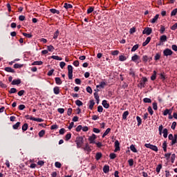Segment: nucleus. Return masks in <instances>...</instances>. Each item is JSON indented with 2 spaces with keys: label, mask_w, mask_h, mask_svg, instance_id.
Instances as JSON below:
<instances>
[{
  "label": "nucleus",
  "mask_w": 177,
  "mask_h": 177,
  "mask_svg": "<svg viewBox=\"0 0 177 177\" xmlns=\"http://www.w3.org/2000/svg\"><path fill=\"white\" fill-rule=\"evenodd\" d=\"M75 143L77 145V149L82 147V145H84V138L82 137H77Z\"/></svg>",
  "instance_id": "f257e3e1"
},
{
  "label": "nucleus",
  "mask_w": 177,
  "mask_h": 177,
  "mask_svg": "<svg viewBox=\"0 0 177 177\" xmlns=\"http://www.w3.org/2000/svg\"><path fill=\"white\" fill-rule=\"evenodd\" d=\"M145 146L147 147V149H150L153 151H158V148L156 145H153L151 144H145Z\"/></svg>",
  "instance_id": "f03ea898"
},
{
  "label": "nucleus",
  "mask_w": 177,
  "mask_h": 177,
  "mask_svg": "<svg viewBox=\"0 0 177 177\" xmlns=\"http://www.w3.org/2000/svg\"><path fill=\"white\" fill-rule=\"evenodd\" d=\"M68 75L69 80H73V66L68 65Z\"/></svg>",
  "instance_id": "7ed1b4c3"
},
{
  "label": "nucleus",
  "mask_w": 177,
  "mask_h": 177,
  "mask_svg": "<svg viewBox=\"0 0 177 177\" xmlns=\"http://www.w3.org/2000/svg\"><path fill=\"white\" fill-rule=\"evenodd\" d=\"M146 82H147V78L142 77V80L138 84L139 88H140V89H142V88H145V85L146 84Z\"/></svg>",
  "instance_id": "20e7f679"
},
{
  "label": "nucleus",
  "mask_w": 177,
  "mask_h": 177,
  "mask_svg": "<svg viewBox=\"0 0 177 177\" xmlns=\"http://www.w3.org/2000/svg\"><path fill=\"white\" fill-rule=\"evenodd\" d=\"M172 53H174L172 52V50L169 49V48H166L165 50H164L163 51V55L164 56H171L172 55Z\"/></svg>",
  "instance_id": "39448f33"
},
{
  "label": "nucleus",
  "mask_w": 177,
  "mask_h": 177,
  "mask_svg": "<svg viewBox=\"0 0 177 177\" xmlns=\"http://www.w3.org/2000/svg\"><path fill=\"white\" fill-rule=\"evenodd\" d=\"M151 28H145L142 32V34H146V35H150L151 34Z\"/></svg>",
  "instance_id": "423d86ee"
},
{
  "label": "nucleus",
  "mask_w": 177,
  "mask_h": 177,
  "mask_svg": "<svg viewBox=\"0 0 177 177\" xmlns=\"http://www.w3.org/2000/svg\"><path fill=\"white\" fill-rule=\"evenodd\" d=\"M115 152L120 151V142H118V140L115 141Z\"/></svg>",
  "instance_id": "0eeeda50"
},
{
  "label": "nucleus",
  "mask_w": 177,
  "mask_h": 177,
  "mask_svg": "<svg viewBox=\"0 0 177 177\" xmlns=\"http://www.w3.org/2000/svg\"><path fill=\"white\" fill-rule=\"evenodd\" d=\"M139 59H140V57L139 55H134L131 57L132 62H135V63H139V62H138V60H139Z\"/></svg>",
  "instance_id": "6e6552de"
},
{
  "label": "nucleus",
  "mask_w": 177,
  "mask_h": 177,
  "mask_svg": "<svg viewBox=\"0 0 177 177\" xmlns=\"http://www.w3.org/2000/svg\"><path fill=\"white\" fill-rule=\"evenodd\" d=\"M95 139H96V135L93 134L91 136L88 138V140L90 143H95Z\"/></svg>",
  "instance_id": "1a4fd4ad"
},
{
  "label": "nucleus",
  "mask_w": 177,
  "mask_h": 177,
  "mask_svg": "<svg viewBox=\"0 0 177 177\" xmlns=\"http://www.w3.org/2000/svg\"><path fill=\"white\" fill-rule=\"evenodd\" d=\"M159 15H156L152 19H150L149 21L150 23H152V24H154L158 20L159 17Z\"/></svg>",
  "instance_id": "9d476101"
},
{
  "label": "nucleus",
  "mask_w": 177,
  "mask_h": 177,
  "mask_svg": "<svg viewBox=\"0 0 177 177\" xmlns=\"http://www.w3.org/2000/svg\"><path fill=\"white\" fill-rule=\"evenodd\" d=\"M19 84H21V80L20 79L14 80L12 82V85H19Z\"/></svg>",
  "instance_id": "9b49d317"
},
{
  "label": "nucleus",
  "mask_w": 177,
  "mask_h": 177,
  "mask_svg": "<svg viewBox=\"0 0 177 177\" xmlns=\"http://www.w3.org/2000/svg\"><path fill=\"white\" fill-rule=\"evenodd\" d=\"M177 142V134H174V138L171 140V145L174 146V145L176 144Z\"/></svg>",
  "instance_id": "f8f14e48"
},
{
  "label": "nucleus",
  "mask_w": 177,
  "mask_h": 177,
  "mask_svg": "<svg viewBox=\"0 0 177 177\" xmlns=\"http://www.w3.org/2000/svg\"><path fill=\"white\" fill-rule=\"evenodd\" d=\"M106 85V84L105 82H101L99 85L96 86V88H101L103 89Z\"/></svg>",
  "instance_id": "ddd939ff"
},
{
  "label": "nucleus",
  "mask_w": 177,
  "mask_h": 177,
  "mask_svg": "<svg viewBox=\"0 0 177 177\" xmlns=\"http://www.w3.org/2000/svg\"><path fill=\"white\" fill-rule=\"evenodd\" d=\"M44 62L42 61H36L32 64V66H42Z\"/></svg>",
  "instance_id": "4468645a"
},
{
  "label": "nucleus",
  "mask_w": 177,
  "mask_h": 177,
  "mask_svg": "<svg viewBox=\"0 0 177 177\" xmlns=\"http://www.w3.org/2000/svg\"><path fill=\"white\" fill-rule=\"evenodd\" d=\"M102 106L105 109H109V107H110V104L109 103H107V101L106 100L102 101Z\"/></svg>",
  "instance_id": "2eb2a0df"
},
{
  "label": "nucleus",
  "mask_w": 177,
  "mask_h": 177,
  "mask_svg": "<svg viewBox=\"0 0 177 177\" xmlns=\"http://www.w3.org/2000/svg\"><path fill=\"white\" fill-rule=\"evenodd\" d=\"M172 113V110L171 109H165V111L163 112V115H171Z\"/></svg>",
  "instance_id": "dca6fc26"
},
{
  "label": "nucleus",
  "mask_w": 177,
  "mask_h": 177,
  "mask_svg": "<svg viewBox=\"0 0 177 177\" xmlns=\"http://www.w3.org/2000/svg\"><path fill=\"white\" fill-rule=\"evenodd\" d=\"M150 41H151V37H148L145 40V41L142 43V46H146V45H147L149 42H150Z\"/></svg>",
  "instance_id": "f3484780"
},
{
  "label": "nucleus",
  "mask_w": 177,
  "mask_h": 177,
  "mask_svg": "<svg viewBox=\"0 0 177 177\" xmlns=\"http://www.w3.org/2000/svg\"><path fill=\"white\" fill-rule=\"evenodd\" d=\"M53 91L55 95H59L60 93V88H59V86H55L53 88Z\"/></svg>",
  "instance_id": "a211bd4d"
},
{
  "label": "nucleus",
  "mask_w": 177,
  "mask_h": 177,
  "mask_svg": "<svg viewBox=\"0 0 177 177\" xmlns=\"http://www.w3.org/2000/svg\"><path fill=\"white\" fill-rule=\"evenodd\" d=\"M109 171H110V167H109V165H104L103 167V172H104V174H107Z\"/></svg>",
  "instance_id": "6ab92c4d"
},
{
  "label": "nucleus",
  "mask_w": 177,
  "mask_h": 177,
  "mask_svg": "<svg viewBox=\"0 0 177 177\" xmlns=\"http://www.w3.org/2000/svg\"><path fill=\"white\" fill-rule=\"evenodd\" d=\"M93 106H95V101L90 100L88 109H90V110H93Z\"/></svg>",
  "instance_id": "aec40b11"
},
{
  "label": "nucleus",
  "mask_w": 177,
  "mask_h": 177,
  "mask_svg": "<svg viewBox=\"0 0 177 177\" xmlns=\"http://www.w3.org/2000/svg\"><path fill=\"white\" fill-rule=\"evenodd\" d=\"M163 133V138H168V129H164L162 131Z\"/></svg>",
  "instance_id": "412c9836"
},
{
  "label": "nucleus",
  "mask_w": 177,
  "mask_h": 177,
  "mask_svg": "<svg viewBox=\"0 0 177 177\" xmlns=\"http://www.w3.org/2000/svg\"><path fill=\"white\" fill-rule=\"evenodd\" d=\"M5 71H7V73H15V70L11 67H6Z\"/></svg>",
  "instance_id": "4be33fe9"
},
{
  "label": "nucleus",
  "mask_w": 177,
  "mask_h": 177,
  "mask_svg": "<svg viewBox=\"0 0 177 177\" xmlns=\"http://www.w3.org/2000/svg\"><path fill=\"white\" fill-rule=\"evenodd\" d=\"M157 78V72L156 71H153V75L151 76V81H154Z\"/></svg>",
  "instance_id": "5701e85b"
},
{
  "label": "nucleus",
  "mask_w": 177,
  "mask_h": 177,
  "mask_svg": "<svg viewBox=\"0 0 177 177\" xmlns=\"http://www.w3.org/2000/svg\"><path fill=\"white\" fill-rule=\"evenodd\" d=\"M50 12L51 13H53V15H55V14L59 15L60 13V11H59V10L55 9V8L50 9Z\"/></svg>",
  "instance_id": "b1692460"
},
{
  "label": "nucleus",
  "mask_w": 177,
  "mask_h": 177,
  "mask_svg": "<svg viewBox=\"0 0 177 177\" xmlns=\"http://www.w3.org/2000/svg\"><path fill=\"white\" fill-rule=\"evenodd\" d=\"M130 149L131 150V151H133V153H138V149H136V147H135V145H131L130 146Z\"/></svg>",
  "instance_id": "393cba45"
},
{
  "label": "nucleus",
  "mask_w": 177,
  "mask_h": 177,
  "mask_svg": "<svg viewBox=\"0 0 177 177\" xmlns=\"http://www.w3.org/2000/svg\"><path fill=\"white\" fill-rule=\"evenodd\" d=\"M110 131H111V129L108 128L105 132L103 133L102 135V138H104L105 136H107V135H109V133H110Z\"/></svg>",
  "instance_id": "a878e982"
},
{
  "label": "nucleus",
  "mask_w": 177,
  "mask_h": 177,
  "mask_svg": "<svg viewBox=\"0 0 177 177\" xmlns=\"http://www.w3.org/2000/svg\"><path fill=\"white\" fill-rule=\"evenodd\" d=\"M100 158H102V153L98 152L95 155V160H97V161H99V160H100Z\"/></svg>",
  "instance_id": "bb28decb"
},
{
  "label": "nucleus",
  "mask_w": 177,
  "mask_h": 177,
  "mask_svg": "<svg viewBox=\"0 0 177 177\" xmlns=\"http://www.w3.org/2000/svg\"><path fill=\"white\" fill-rule=\"evenodd\" d=\"M64 8H65V9H71L73 8V5L65 3L64 4Z\"/></svg>",
  "instance_id": "cd10ccee"
},
{
  "label": "nucleus",
  "mask_w": 177,
  "mask_h": 177,
  "mask_svg": "<svg viewBox=\"0 0 177 177\" xmlns=\"http://www.w3.org/2000/svg\"><path fill=\"white\" fill-rule=\"evenodd\" d=\"M55 82L57 85H62V79L60 77H55Z\"/></svg>",
  "instance_id": "c85d7f7f"
},
{
  "label": "nucleus",
  "mask_w": 177,
  "mask_h": 177,
  "mask_svg": "<svg viewBox=\"0 0 177 177\" xmlns=\"http://www.w3.org/2000/svg\"><path fill=\"white\" fill-rule=\"evenodd\" d=\"M128 115H129V112H128V111H124L122 115L123 120H127V117H128Z\"/></svg>",
  "instance_id": "c756f323"
},
{
  "label": "nucleus",
  "mask_w": 177,
  "mask_h": 177,
  "mask_svg": "<svg viewBox=\"0 0 177 177\" xmlns=\"http://www.w3.org/2000/svg\"><path fill=\"white\" fill-rule=\"evenodd\" d=\"M84 149L86 151H88V153H90V151H92V149H91V147H89V145H88V144H86V146H85V147L84 148Z\"/></svg>",
  "instance_id": "7c9ffc66"
},
{
  "label": "nucleus",
  "mask_w": 177,
  "mask_h": 177,
  "mask_svg": "<svg viewBox=\"0 0 177 177\" xmlns=\"http://www.w3.org/2000/svg\"><path fill=\"white\" fill-rule=\"evenodd\" d=\"M161 168H162V165L160 164L157 166L156 169L157 174H160V171H161Z\"/></svg>",
  "instance_id": "2f4dec72"
},
{
  "label": "nucleus",
  "mask_w": 177,
  "mask_h": 177,
  "mask_svg": "<svg viewBox=\"0 0 177 177\" xmlns=\"http://www.w3.org/2000/svg\"><path fill=\"white\" fill-rule=\"evenodd\" d=\"M118 53H120V51L117 50L111 52V55H112V56H118Z\"/></svg>",
  "instance_id": "473e14b6"
},
{
  "label": "nucleus",
  "mask_w": 177,
  "mask_h": 177,
  "mask_svg": "<svg viewBox=\"0 0 177 177\" xmlns=\"http://www.w3.org/2000/svg\"><path fill=\"white\" fill-rule=\"evenodd\" d=\"M51 59H53L54 60H62V57L57 56V55H53L51 56Z\"/></svg>",
  "instance_id": "72a5a7b5"
},
{
  "label": "nucleus",
  "mask_w": 177,
  "mask_h": 177,
  "mask_svg": "<svg viewBox=\"0 0 177 177\" xmlns=\"http://www.w3.org/2000/svg\"><path fill=\"white\" fill-rule=\"evenodd\" d=\"M95 9V7H89L87 10V15H90V13H92Z\"/></svg>",
  "instance_id": "f704fd0d"
},
{
  "label": "nucleus",
  "mask_w": 177,
  "mask_h": 177,
  "mask_svg": "<svg viewBox=\"0 0 177 177\" xmlns=\"http://www.w3.org/2000/svg\"><path fill=\"white\" fill-rule=\"evenodd\" d=\"M160 39L161 42L167 41V35H162Z\"/></svg>",
  "instance_id": "c9c22d12"
},
{
  "label": "nucleus",
  "mask_w": 177,
  "mask_h": 177,
  "mask_svg": "<svg viewBox=\"0 0 177 177\" xmlns=\"http://www.w3.org/2000/svg\"><path fill=\"white\" fill-rule=\"evenodd\" d=\"M60 32H59V30H57L53 35V39H57V37H59V34Z\"/></svg>",
  "instance_id": "e433bc0d"
},
{
  "label": "nucleus",
  "mask_w": 177,
  "mask_h": 177,
  "mask_svg": "<svg viewBox=\"0 0 177 177\" xmlns=\"http://www.w3.org/2000/svg\"><path fill=\"white\" fill-rule=\"evenodd\" d=\"M138 48H139V44H136L131 48V52H135L136 50H138Z\"/></svg>",
  "instance_id": "4c0bfd02"
},
{
  "label": "nucleus",
  "mask_w": 177,
  "mask_h": 177,
  "mask_svg": "<svg viewBox=\"0 0 177 177\" xmlns=\"http://www.w3.org/2000/svg\"><path fill=\"white\" fill-rule=\"evenodd\" d=\"M136 120H137V122H138V127L140 126L142 124V119L140 118V117L137 116Z\"/></svg>",
  "instance_id": "58836bf2"
},
{
  "label": "nucleus",
  "mask_w": 177,
  "mask_h": 177,
  "mask_svg": "<svg viewBox=\"0 0 177 177\" xmlns=\"http://www.w3.org/2000/svg\"><path fill=\"white\" fill-rule=\"evenodd\" d=\"M19 127H20V122H17L15 124L12 126L13 129H18Z\"/></svg>",
  "instance_id": "ea45409f"
},
{
  "label": "nucleus",
  "mask_w": 177,
  "mask_h": 177,
  "mask_svg": "<svg viewBox=\"0 0 177 177\" xmlns=\"http://www.w3.org/2000/svg\"><path fill=\"white\" fill-rule=\"evenodd\" d=\"M119 60L120 62H125V60H127V57H125L124 55H120V56H119Z\"/></svg>",
  "instance_id": "a19ab883"
},
{
  "label": "nucleus",
  "mask_w": 177,
  "mask_h": 177,
  "mask_svg": "<svg viewBox=\"0 0 177 177\" xmlns=\"http://www.w3.org/2000/svg\"><path fill=\"white\" fill-rule=\"evenodd\" d=\"M76 106H78V107L82 106L83 103L81 102V100H77L75 101Z\"/></svg>",
  "instance_id": "79ce46f5"
},
{
  "label": "nucleus",
  "mask_w": 177,
  "mask_h": 177,
  "mask_svg": "<svg viewBox=\"0 0 177 177\" xmlns=\"http://www.w3.org/2000/svg\"><path fill=\"white\" fill-rule=\"evenodd\" d=\"M27 129H28V124L25 123V124L22 126V131H27Z\"/></svg>",
  "instance_id": "37998d69"
},
{
  "label": "nucleus",
  "mask_w": 177,
  "mask_h": 177,
  "mask_svg": "<svg viewBox=\"0 0 177 177\" xmlns=\"http://www.w3.org/2000/svg\"><path fill=\"white\" fill-rule=\"evenodd\" d=\"M47 49L49 52H53V50H55V47H53V46H48Z\"/></svg>",
  "instance_id": "c03bdc74"
},
{
  "label": "nucleus",
  "mask_w": 177,
  "mask_h": 177,
  "mask_svg": "<svg viewBox=\"0 0 177 177\" xmlns=\"http://www.w3.org/2000/svg\"><path fill=\"white\" fill-rule=\"evenodd\" d=\"M143 102L144 103H151V99L146 97L143 99Z\"/></svg>",
  "instance_id": "a18cd8bd"
},
{
  "label": "nucleus",
  "mask_w": 177,
  "mask_h": 177,
  "mask_svg": "<svg viewBox=\"0 0 177 177\" xmlns=\"http://www.w3.org/2000/svg\"><path fill=\"white\" fill-rule=\"evenodd\" d=\"M23 64H15L14 65V68H21V67H23Z\"/></svg>",
  "instance_id": "49530a36"
},
{
  "label": "nucleus",
  "mask_w": 177,
  "mask_h": 177,
  "mask_svg": "<svg viewBox=\"0 0 177 177\" xmlns=\"http://www.w3.org/2000/svg\"><path fill=\"white\" fill-rule=\"evenodd\" d=\"M45 135V130H41L39 132V138H42Z\"/></svg>",
  "instance_id": "de8ad7c7"
},
{
  "label": "nucleus",
  "mask_w": 177,
  "mask_h": 177,
  "mask_svg": "<svg viewBox=\"0 0 177 177\" xmlns=\"http://www.w3.org/2000/svg\"><path fill=\"white\" fill-rule=\"evenodd\" d=\"M162 129H163L162 124H161L158 127L159 135H160V136L162 135Z\"/></svg>",
  "instance_id": "09e8293b"
},
{
  "label": "nucleus",
  "mask_w": 177,
  "mask_h": 177,
  "mask_svg": "<svg viewBox=\"0 0 177 177\" xmlns=\"http://www.w3.org/2000/svg\"><path fill=\"white\" fill-rule=\"evenodd\" d=\"M109 157L111 160H114V158L117 157V155H115L114 153H112L109 155Z\"/></svg>",
  "instance_id": "8fccbe9b"
},
{
  "label": "nucleus",
  "mask_w": 177,
  "mask_h": 177,
  "mask_svg": "<svg viewBox=\"0 0 177 177\" xmlns=\"http://www.w3.org/2000/svg\"><path fill=\"white\" fill-rule=\"evenodd\" d=\"M23 35L24 37H26V38H31L32 37V34H29V33H26V32H24L23 33Z\"/></svg>",
  "instance_id": "3c124183"
},
{
  "label": "nucleus",
  "mask_w": 177,
  "mask_h": 177,
  "mask_svg": "<svg viewBox=\"0 0 177 177\" xmlns=\"http://www.w3.org/2000/svg\"><path fill=\"white\" fill-rule=\"evenodd\" d=\"M16 92H17V89H16L15 88H12L9 91V93H16Z\"/></svg>",
  "instance_id": "603ef678"
},
{
  "label": "nucleus",
  "mask_w": 177,
  "mask_h": 177,
  "mask_svg": "<svg viewBox=\"0 0 177 177\" xmlns=\"http://www.w3.org/2000/svg\"><path fill=\"white\" fill-rule=\"evenodd\" d=\"M165 31V27L164 26H160V34H164Z\"/></svg>",
  "instance_id": "864d4df0"
},
{
  "label": "nucleus",
  "mask_w": 177,
  "mask_h": 177,
  "mask_svg": "<svg viewBox=\"0 0 177 177\" xmlns=\"http://www.w3.org/2000/svg\"><path fill=\"white\" fill-rule=\"evenodd\" d=\"M55 166L56 167V168H62V163H60L59 162H55Z\"/></svg>",
  "instance_id": "5fc2aeb1"
},
{
  "label": "nucleus",
  "mask_w": 177,
  "mask_h": 177,
  "mask_svg": "<svg viewBox=\"0 0 177 177\" xmlns=\"http://www.w3.org/2000/svg\"><path fill=\"white\" fill-rule=\"evenodd\" d=\"M70 139H71V133L66 134L65 136V140L67 141L70 140Z\"/></svg>",
  "instance_id": "6e6d98bb"
},
{
  "label": "nucleus",
  "mask_w": 177,
  "mask_h": 177,
  "mask_svg": "<svg viewBox=\"0 0 177 177\" xmlns=\"http://www.w3.org/2000/svg\"><path fill=\"white\" fill-rule=\"evenodd\" d=\"M176 13H177V8H175L171 11V16H176Z\"/></svg>",
  "instance_id": "4d7b16f0"
},
{
  "label": "nucleus",
  "mask_w": 177,
  "mask_h": 177,
  "mask_svg": "<svg viewBox=\"0 0 177 177\" xmlns=\"http://www.w3.org/2000/svg\"><path fill=\"white\" fill-rule=\"evenodd\" d=\"M26 93V91L24 90H21L18 92V95L19 96H23L24 95V93Z\"/></svg>",
  "instance_id": "13d9d810"
},
{
  "label": "nucleus",
  "mask_w": 177,
  "mask_h": 177,
  "mask_svg": "<svg viewBox=\"0 0 177 177\" xmlns=\"http://www.w3.org/2000/svg\"><path fill=\"white\" fill-rule=\"evenodd\" d=\"M97 111H98V113H103V106H97Z\"/></svg>",
  "instance_id": "bf43d9fd"
},
{
  "label": "nucleus",
  "mask_w": 177,
  "mask_h": 177,
  "mask_svg": "<svg viewBox=\"0 0 177 177\" xmlns=\"http://www.w3.org/2000/svg\"><path fill=\"white\" fill-rule=\"evenodd\" d=\"M148 111L151 115H152V114L154 113V111H153V109H151V106L148 107Z\"/></svg>",
  "instance_id": "052dcab7"
},
{
  "label": "nucleus",
  "mask_w": 177,
  "mask_h": 177,
  "mask_svg": "<svg viewBox=\"0 0 177 177\" xmlns=\"http://www.w3.org/2000/svg\"><path fill=\"white\" fill-rule=\"evenodd\" d=\"M160 57H161V55H160L159 53H157L155 55V60H160Z\"/></svg>",
  "instance_id": "680f3d73"
},
{
  "label": "nucleus",
  "mask_w": 177,
  "mask_h": 177,
  "mask_svg": "<svg viewBox=\"0 0 177 177\" xmlns=\"http://www.w3.org/2000/svg\"><path fill=\"white\" fill-rule=\"evenodd\" d=\"M75 84H77V85H81V80L79 78H77L75 80Z\"/></svg>",
  "instance_id": "e2e57ef3"
},
{
  "label": "nucleus",
  "mask_w": 177,
  "mask_h": 177,
  "mask_svg": "<svg viewBox=\"0 0 177 177\" xmlns=\"http://www.w3.org/2000/svg\"><path fill=\"white\" fill-rule=\"evenodd\" d=\"M128 162H129V165L130 167H132L133 165V159H130L128 160Z\"/></svg>",
  "instance_id": "0e129e2a"
},
{
  "label": "nucleus",
  "mask_w": 177,
  "mask_h": 177,
  "mask_svg": "<svg viewBox=\"0 0 177 177\" xmlns=\"http://www.w3.org/2000/svg\"><path fill=\"white\" fill-rule=\"evenodd\" d=\"M152 106H153V110H157L158 106H157V103L156 102H153Z\"/></svg>",
  "instance_id": "69168bd1"
},
{
  "label": "nucleus",
  "mask_w": 177,
  "mask_h": 177,
  "mask_svg": "<svg viewBox=\"0 0 177 177\" xmlns=\"http://www.w3.org/2000/svg\"><path fill=\"white\" fill-rule=\"evenodd\" d=\"M176 28H177V23H176L174 25H173V26L171 27V30H176Z\"/></svg>",
  "instance_id": "338daca9"
},
{
  "label": "nucleus",
  "mask_w": 177,
  "mask_h": 177,
  "mask_svg": "<svg viewBox=\"0 0 177 177\" xmlns=\"http://www.w3.org/2000/svg\"><path fill=\"white\" fill-rule=\"evenodd\" d=\"M86 91L88 93H92V88H91V86H88L86 88Z\"/></svg>",
  "instance_id": "774afa93"
}]
</instances>
